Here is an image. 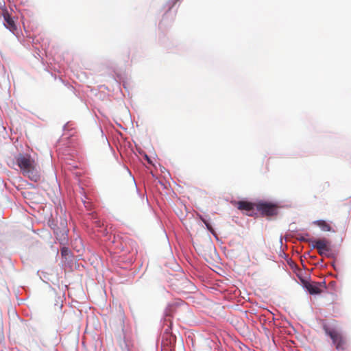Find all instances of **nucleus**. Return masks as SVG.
Here are the masks:
<instances>
[{
  "label": "nucleus",
  "mask_w": 351,
  "mask_h": 351,
  "mask_svg": "<svg viewBox=\"0 0 351 351\" xmlns=\"http://www.w3.org/2000/svg\"><path fill=\"white\" fill-rule=\"evenodd\" d=\"M16 164L23 176L37 182L40 180V174L38 170V165L29 154H19L16 157Z\"/></svg>",
  "instance_id": "f257e3e1"
},
{
  "label": "nucleus",
  "mask_w": 351,
  "mask_h": 351,
  "mask_svg": "<svg viewBox=\"0 0 351 351\" xmlns=\"http://www.w3.org/2000/svg\"><path fill=\"white\" fill-rule=\"evenodd\" d=\"M53 232L56 234V239L60 241V243L61 244H65L68 241L67 234L69 232L66 219L61 218L60 226H57L54 228Z\"/></svg>",
  "instance_id": "f03ea898"
},
{
  "label": "nucleus",
  "mask_w": 351,
  "mask_h": 351,
  "mask_svg": "<svg viewBox=\"0 0 351 351\" xmlns=\"http://www.w3.org/2000/svg\"><path fill=\"white\" fill-rule=\"evenodd\" d=\"M302 240L305 241L304 239H302ZM306 241L311 243L312 248L317 249L320 256L325 255L326 252L330 250V241L325 238L320 239H307Z\"/></svg>",
  "instance_id": "7ed1b4c3"
},
{
  "label": "nucleus",
  "mask_w": 351,
  "mask_h": 351,
  "mask_svg": "<svg viewBox=\"0 0 351 351\" xmlns=\"http://www.w3.org/2000/svg\"><path fill=\"white\" fill-rule=\"evenodd\" d=\"M233 205L237 206V208L242 211H245V214L249 216H252L254 213V206L255 204L247 202V201H238L232 202Z\"/></svg>",
  "instance_id": "20e7f679"
},
{
  "label": "nucleus",
  "mask_w": 351,
  "mask_h": 351,
  "mask_svg": "<svg viewBox=\"0 0 351 351\" xmlns=\"http://www.w3.org/2000/svg\"><path fill=\"white\" fill-rule=\"evenodd\" d=\"M324 329H325L326 333L328 336H330V337L332 339L333 343L336 345L337 349L341 348L344 343V341H343L341 335L336 330H330L328 328H325Z\"/></svg>",
  "instance_id": "39448f33"
},
{
  "label": "nucleus",
  "mask_w": 351,
  "mask_h": 351,
  "mask_svg": "<svg viewBox=\"0 0 351 351\" xmlns=\"http://www.w3.org/2000/svg\"><path fill=\"white\" fill-rule=\"evenodd\" d=\"M256 206L257 210L267 216H272L275 215L277 210L274 205L267 203H259L256 204Z\"/></svg>",
  "instance_id": "423d86ee"
},
{
  "label": "nucleus",
  "mask_w": 351,
  "mask_h": 351,
  "mask_svg": "<svg viewBox=\"0 0 351 351\" xmlns=\"http://www.w3.org/2000/svg\"><path fill=\"white\" fill-rule=\"evenodd\" d=\"M3 16L5 21V26L7 29H8L13 34L17 30V27L14 19L10 16L8 10H5L3 12Z\"/></svg>",
  "instance_id": "0eeeda50"
},
{
  "label": "nucleus",
  "mask_w": 351,
  "mask_h": 351,
  "mask_svg": "<svg viewBox=\"0 0 351 351\" xmlns=\"http://www.w3.org/2000/svg\"><path fill=\"white\" fill-rule=\"evenodd\" d=\"M321 282H311L305 281L304 282V287L309 292L310 294H319L322 292L320 289Z\"/></svg>",
  "instance_id": "6e6552de"
},
{
  "label": "nucleus",
  "mask_w": 351,
  "mask_h": 351,
  "mask_svg": "<svg viewBox=\"0 0 351 351\" xmlns=\"http://www.w3.org/2000/svg\"><path fill=\"white\" fill-rule=\"evenodd\" d=\"M313 224L319 226L322 231L330 232L332 231V227L324 220H317L313 221Z\"/></svg>",
  "instance_id": "1a4fd4ad"
},
{
  "label": "nucleus",
  "mask_w": 351,
  "mask_h": 351,
  "mask_svg": "<svg viewBox=\"0 0 351 351\" xmlns=\"http://www.w3.org/2000/svg\"><path fill=\"white\" fill-rule=\"evenodd\" d=\"M61 255L62 257H64L66 259L71 255L70 250L66 247H62L61 248Z\"/></svg>",
  "instance_id": "9d476101"
},
{
  "label": "nucleus",
  "mask_w": 351,
  "mask_h": 351,
  "mask_svg": "<svg viewBox=\"0 0 351 351\" xmlns=\"http://www.w3.org/2000/svg\"><path fill=\"white\" fill-rule=\"evenodd\" d=\"M204 223H205L206 226H207L208 229L210 230L211 228L210 225L208 223H206V221H204Z\"/></svg>",
  "instance_id": "9b49d317"
}]
</instances>
